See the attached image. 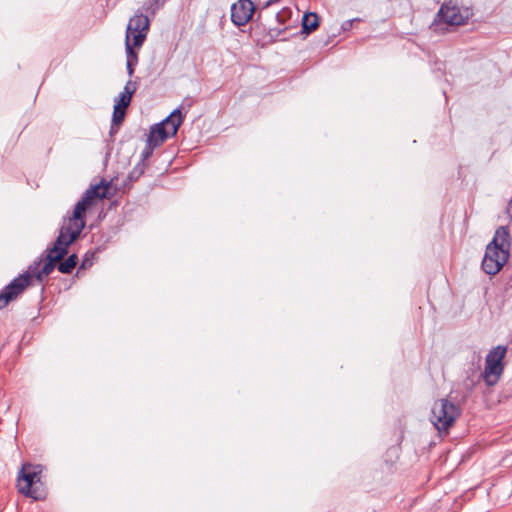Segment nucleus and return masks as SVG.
I'll return each instance as SVG.
<instances>
[{"label": "nucleus", "instance_id": "f257e3e1", "mask_svg": "<svg viewBox=\"0 0 512 512\" xmlns=\"http://www.w3.org/2000/svg\"><path fill=\"white\" fill-rule=\"evenodd\" d=\"M62 226L59 235L53 246L46 250V263L40 269L42 259L29 265L26 272L14 278L0 292V309L6 307L8 303L15 300L30 285L31 279L35 277L38 282L43 281L44 276H48L56 267V264L67 254L68 247L77 238L78 234Z\"/></svg>", "mask_w": 512, "mask_h": 512}, {"label": "nucleus", "instance_id": "f03ea898", "mask_svg": "<svg viewBox=\"0 0 512 512\" xmlns=\"http://www.w3.org/2000/svg\"><path fill=\"white\" fill-rule=\"evenodd\" d=\"M108 190L109 183H105L104 181L88 188L83 194L81 200L76 203L72 216L64 220L62 226L70 228L69 230L80 235L81 231L85 227L86 210L91 207L97 199L105 198Z\"/></svg>", "mask_w": 512, "mask_h": 512}, {"label": "nucleus", "instance_id": "7ed1b4c3", "mask_svg": "<svg viewBox=\"0 0 512 512\" xmlns=\"http://www.w3.org/2000/svg\"><path fill=\"white\" fill-rule=\"evenodd\" d=\"M42 466L24 463L17 478L18 491L34 500L45 498V490L41 483Z\"/></svg>", "mask_w": 512, "mask_h": 512}, {"label": "nucleus", "instance_id": "20e7f679", "mask_svg": "<svg viewBox=\"0 0 512 512\" xmlns=\"http://www.w3.org/2000/svg\"><path fill=\"white\" fill-rule=\"evenodd\" d=\"M431 422L438 431H447L459 418L461 409L448 399L436 400L431 411Z\"/></svg>", "mask_w": 512, "mask_h": 512}, {"label": "nucleus", "instance_id": "39448f33", "mask_svg": "<svg viewBox=\"0 0 512 512\" xmlns=\"http://www.w3.org/2000/svg\"><path fill=\"white\" fill-rule=\"evenodd\" d=\"M467 19V11L463 13L457 5L452 3V1H446L441 5L439 11L435 15V18L431 23L430 28L434 32H440L443 30L441 28L442 24L460 26L463 25Z\"/></svg>", "mask_w": 512, "mask_h": 512}, {"label": "nucleus", "instance_id": "423d86ee", "mask_svg": "<svg viewBox=\"0 0 512 512\" xmlns=\"http://www.w3.org/2000/svg\"><path fill=\"white\" fill-rule=\"evenodd\" d=\"M506 352L507 347L499 345L487 354L483 374L487 385L492 386L498 382L504 370L503 359Z\"/></svg>", "mask_w": 512, "mask_h": 512}, {"label": "nucleus", "instance_id": "0eeeda50", "mask_svg": "<svg viewBox=\"0 0 512 512\" xmlns=\"http://www.w3.org/2000/svg\"><path fill=\"white\" fill-rule=\"evenodd\" d=\"M149 27V18L143 12L137 11L128 22L125 40L133 42L135 47H141L146 40Z\"/></svg>", "mask_w": 512, "mask_h": 512}, {"label": "nucleus", "instance_id": "6e6552de", "mask_svg": "<svg viewBox=\"0 0 512 512\" xmlns=\"http://www.w3.org/2000/svg\"><path fill=\"white\" fill-rule=\"evenodd\" d=\"M509 258V252L496 249L495 246H487L482 260V269L488 275L497 274Z\"/></svg>", "mask_w": 512, "mask_h": 512}, {"label": "nucleus", "instance_id": "1a4fd4ad", "mask_svg": "<svg viewBox=\"0 0 512 512\" xmlns=\"http://www.w3.org/2000/svg\"><path fill=\"white\" fill-rule=\"evenodd\" d=\"M255 5L251 0H239L231 6V20L240 27L244 26L252 18Z\"/></svg>", "mask_w": 512, "mask_h": 512}, {"label": "nucleus", "instance_id": "9d476101", "mask_svg": "<svg viewBox=\"0 0 512 512\" xmlns=\"http://www.w3.org/2000/svg\"><path fill=\"white\" fill-rule=\"evenodd\" d=\"M183 120L184 116L181 113V109L176 108L170 113L169 116H167L163 121L158 123V125H161V127H163L164 130H166V132L173 137L176 135Z\"/></svg>", "mask_w": 512, "mask_h": 512}, {"label": "nucleus", "instance_id": "9b49d317", "mask_svg": "<svg viewBox=\"0 0 512 512\" xmlns=\"http://www.w3.org/2000/svg\"><path fill=\"white\" fill-rule=\"evenodd\" d=\"M487 246H495L496 249H503L509 252L510 248V234L507 228L499 227L492 241Z\"/></svg>", "mask_w": 512, "mask_h": 512}, {"label": "nucleus", "instance_id": "f8f14e48", "mask_svg": "<svg viewBox=\"0 0 512 512\" xmlns=\"http://www.w3.org/2000/svg\"><path fill=\"white\" fill-rule=\"evenodd\" d=\"M169 137H172L170 134L164 130L161 125L155 124L150 128V132L148 135L149 142L154 143V146H161Z\"/></svg>", "mask_w": 512, "mask_h": 512}, {"label": "nucleus", "instance_id": "ddd939ff", "mask_svg": "<svg viewBox=\"0 0 512 512\" xmlns=\"http://www.w3.org/2000/svg\"><path fill=\"white\" fill-rule=\"evenodd\" d=\"M135 91L136 84L132 81H128L124 86L123 92L120 93L118 99L116 100V103L121 104L122 107H128Z\"/></svg>", "mask_w": 512, "mask_h": 512}, {"label": "nucleus", "instance_id": "4468645a", "mask_svg": "<svg viewBox=\"0 0 512 512\" xmlns=\"http://www.w3.org/2000/svg\"><path fill=\"white\" fill-rule=\"evenodd\" d=\"M319 25V17L316 13H306L302 19V30L304 33H310Z\"/></svg>", "mask_w": 512, "mask_h": 512}, {"label": "nucleus", "instance_id": "2eb2a0df", "mask_svg": "<svg viewBox=\"0 0 512 512\" xmlns=\"http://www.w3.org/2000/svg\"><path fill=\"white\" fill-rule=\"evenodd\" d=\"M77 263H78L77 255L72 254L63 262H59L57 265V269L63 274H69L76 267Z\"/></svg>", "mask_w": 512, "mask_h": 512}, {"label": "nucleus", "instance_id": "dca6fc26", "mask_svg": "<svg viewBox=\"0 0 512 512\" xmlns=\"http://www.w3.org/2000/svg\"><path fill=\"white\" fill-rule=\"evenodd\" d=\"M127 107H122L121 104L116 103L114 105V111L112 116V126L110 129V134L112 135L114 133V126L119 125L125 117Z\"/></svg>", "mask_w": 512, "mask_h": 512}, {"label": "nucleus", "instance_id": "f3484780", "mask_svg": "<svg viewBox=\"0 0 512 512\" xmlns=\"http://www.w3.org/2000/svg\"><path fill=\"white\" fill-rule=\"evenodd\" d=\"M134 48H136V47L133 45V42L125 40V49H126L127 61H129V62L131 61L132 63L137 64V62H138V55L135 52Z\"/></svg>", "mask_w": 512, "mask_h": 512}, {"label": "nucleus", "instance_id": "a211bd4d", "mask_svg": "<svg viewBox=\"0 0 512 512\" xmlns=\"http://www.w3.org/2000/svg\"><path fill=\"white\" fill-rule=\"evenodd\" d=\"M167 0H149L148 3L144 6V10L151 14H155L161 7L164 6Z\"/></svg>", "mask_w": 512, "mask_h": 512}, {"label": "nucleus", "instance_id": "6ab92c4d", "mask_svg": "<svg viewBox=\"0 0 512 512\" xmlns=\"http://www.w3.org/2000/svg\"><path fill=\"white\" fill-rule=\"evenodd\" d=\"M157 147L158 146H154V143H150L149 139H147L146 145L141 152V163L140 164H145V161L148 160L153 155L154 149Z\"/></svg>", "mask_w": 512, "mask_h": 512}, {"label": "nucleus", "instance_id": "aec40b11", "mask_svg": "<svg viewBox=\"0 0 512 512\" xmlns=\"http://www.w3.org/2000/svg\"><path fill=\"white\" fill-rule=\"evenodd\" d=\"M145 170V164H138L136 165L133 170L129 173L128 178L130 180H137Z\"/></svg>", "mask_w": 512, "mask_h": 512}, {"label": "nucleus", "instance_id": "412c9836", "mask_svg": "<svg viewBox=\"0 0 512 512\" xmlns=\"http://www.w3.org/2000/svg\"><path fill=\"white\" fill-rule=\"evenodd\" d=\"M357 20H358V19H353V20H347V21L343 22V24H342V29H343L344 31H348V30H350V29L352 28V26H353V22H354V21H357Z\"/></svg>", "mask_w": 512, "mask_h": 512}, {"label": "nucleus", "instance_id": "4be33fe9", "mask_svg": "<svg viewBox=\"0 0 512 512\" xmlns=\"http://www.w3.org/2000/svg\"><path fill=\"white\" fill-rule=\"evenodd\" d=\"M135 65L136 64L132 63L131 61L130 62L127 61L126 68H127V73H128L129 76L133 75V73H134V66Z\"/></svg>", "mask_w": 512, "mask_h": 512}, {"label": "nucleus", "instance_id": "5701e85b", "mask_svg": "<svg viewBox=\"0 0 512 512\" xmlns=\"http://www.w3.org/2000/svg\"><path fill=\"white\" fill-rule=\"evenodd\" d=\"M507 214L509 216L510 219H512V199L510 200V202L508 203V206H507Z\"/></svg>", "mask_w": 512, "mask_h": 512}]
</instances>
